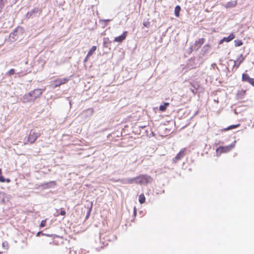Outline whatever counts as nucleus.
Segmentation results:
<instances>
[{"mask_svg": "<svg viewBox=\"0 0 254 254\" xmlns=\"http://www.w3.org/2000/svg\"><path fill=\"white\" fill-rule=\"evenodd\" d=\"M40 135V133L36 132L33 130H31L30 132L27 141L30 143H33Z\"/></svg>", "mask_w": 254, "mask_h": 254, "instance_id": "obj_3", "label": "nucleus"}, {"mask_svg": "<svg viewBox=\"0 0 254 254\" xmlns=\"http://www.w3.org/2000/svg\"><path fill=\"white\" fill-rule=\"evenodd\" d=\"M5 0H0V12L1 11L2 9L3 8L4 6Z\"/></svg>", "mask_w": 254, "mask_h": 254, "instance_id": "obj_23", "label": "nucleus"}, {"mask_svg": "<svg viewBox=\"0 0 254 254\" xmlns=\"http://www.w3.org/2000/svg\"><path fill=\"white\" fill-rule=\"evenodd\" d=\"M210 48V46L208 44H207L204 46L201 50L203 54H206L208 52Z\"/></svg>", "mask_w": 254, "mask_h": 254, "instance_id": "obj_12", "label": "nucleus"}, {"mask_svg": "<svg viewBox=\"0 0 254 254\" xmlns=\"http://www.w3.org/2000/svg\"><path fill=\"white\" fill-rule=\"evenodd\" d=\"M60 214L63 216H64L66 214V212L64 210H62L60 212Z\"/></svg>", "mask_w": 254, "mask_h": 254, "instance_id": "obj_28", "label": "nucleus"}, {"mask_svg": "<svg viewBox=\"0 0 254 254\" xmlns=\"http://www.w3.org/2000/svg\"><path fill=\"white\" fill-rule=\"evenodd\" d=\"M68 80V79L66 78L58 79L55 80L54 81V83H52L51 86H52L53 88H56L63 84L66 83Z\"/></svg>", "mask_w": 254, "mask_h": 254, "instance_id": "obj_4", "label": "nucleus"}, {"mask_svg": "<svg viewBox=\"0 0 254 254\" xmlns=\"http://www.w3.org/2000/svg\"><path fill=\"white\" fill-rule=\"evenodd\" d=\"M46 225V219L43 220L41 222V223L40 224V227H44Z\"/></svg>", "mask_w": 254, "mask_h": 254, "instance_id": "obj_25", "label": "nucleus"}, {"mask_svg": "<svg viewBox=\"0 0 254 254\" xmlns=\"http://www.w3.org/2000/svg\"><path fill=\"white\" fill-rule=\"evenodd\" d=\"M89 57H90V56H88V54H87V56H86V57H85V59H84V63L88 61V58H89Z\"/></svg>", "mask_w": 254, "mask_h": 254, "instance_id": "obj_30", "label": "nucleus"}, {"mask_svg": "<svg viewBox=\"0 0 254 254\" xmlns=\"http://www.w3.org/2000/svg\"><path fill=\"white\" fill-rule=\"evenodd\" d=\"M1 170L0 169V175L1 174Z\"/></svg>", "mask_w": 254, "mask_h": 254, "instance_id": "obj_36", "label": "nucleus"}, {"mask_svg": "<svg viewBox=\"0 0 254 254\" xmlns=\"http://www.w3.org/2000/svg\"><path fill=\"white\" fill-rule=\"evenodd\" d=\"M186 148H184L182 149L177 155L173 158L172 163H177L181 159H182L186 154Z\"/></svg>", "mask_w": 254, "mask_h": 254, "instance_id": "obj_1", "label": "nucleus"}, {"mask_svg": "<svg viewBox=\"0 0 254 254\" xmlns=\"http://www.w3.org/2000/svg\"><path fill=\"white\" fill-rule=\"evenodd\" d=\"M38 12V9L35 8V9L32 10L30 12H28L26 16H27V17L29 18L32 15L33 13H34L35 12L37 13Z\"/></svg>", "mask_w": 254, "mask_h": 254, "instance_id": "obj_17", "label": "nucleus"}, {"mask_svg": "<svg viewBox=\"0 0 254 254\" xmlns=\"http://www.w3.org/2000/svg\"><path fill=\"white\" fill-rule=\"evenodd\" d=\"M85 112H88L89 113V115H91L93 114V110L92 109H88V110H85V111H84L82 114H84V113Z\"/></svg>", "mask_w": 254, "mask_h": 254, "instance_id": "obj_24", "label": "nucleus"}, {"mask_svg": "<svg viewBox=\"0 0 254 254\" xmlns=\"http://www.w3.org/2000/svg\"><path fill=\"white\" fill-rule=\"evenodd\" d=\"M144 25L146 26V24L144 23Z\"/></svg>", "mask_w": 254, "mask_h": 254, "instance_id": "obj_37", "label": "nucleus"}, {"mask_svg": "<svg viewBox=\"0 0 254 254\" xmlns=\"http://www.w3.org/2000/svg\"><path fill=\"white\" fill-rule=\"evenodd\" d=\"M169 103H165L163 105H161L159 107V110L161 111H164L167 107L169 106Z\"/></svg>", "mask_w": 254, "mask_h": 254, "instance_id": "obj_14", "label": "nucleus"}, {"mask_svg": "<svg viewBox=\"0 0 254 254\" xmlns=\"http://www.w3.org/2000/svg\"><path fill=\"white\" fill-rule=\"evenodd\" d=\"M134 213L136 214V209L135 208H134Z\"/></svg>", "mask_w": 254, "mask_h": 254, "instance_id": "obj_35", "label": "nucleus"}, {"mask_svg": "<svg viewBox=\"0 0 254 254\" xmlns=\"http://www.w3.org/2000/svg\"><path fill=\"white\" fill-rule=\"evenodd\" d=\"M181 10V7L179 5H177L175 7V14L177 17L179 16V13Z\"/></svg>", "mask_w": 254, "mask_h": 254, "instance_id": "obj_15", "label": "nucleus"}, {"mask_svg": "<svg viewBox=\"0 0 254 254\" xmlns=\"http://www.w3.org/2000/svg\"><path fill=\"white\" fill-rule=\"evenodd\" d=\"M144 25L146 26V24L144 23Z\"/></svg>", "mask_w": 254, "mask_h": 254, "instance_id": "obj_38", "label": "nucleus"}, {"mask_svg": "<svg viewBox=\"0 0 254 254\" xmlns=\"http://www.w3.org/2000/svg\"><path fill=\"white\" fill-rule=\"evenodd\" d=\"M234 63H235V64L234 65V67L236 66L237 67V65H238V64H237L236 61H235Z\"/></svg>", "mask_w": 254, "mask_h": 254, "instance_id": "obj_32", "label": "nucleus"}, {"mask_svg": "<svg viewBox=\"0 0 254 254\" xmlns=\"http://www.w3.org/2000/svg\"><path fill=\"white\" fill-rule=\"evenodd\" d=\"M244 60V58H242V59L240 60V61L239 62V63L238 64V65H237V68L239 67L240 64L243 62Z\"/></svg>", "mask_w": 254, "mask_h": 254, "instance_id": "obj_29", "label": "nucleus"}, {"mask_svg": "<svg viewBox=\"0 0 254 254\" xmlns=\"http://www.w3.org/2000/svg\"><path fill=\"white\" fill-rule=\"evenodd\" d=\"M34 101L38 97H40L42 94V90L41 89H36L30 92Z\"/></svg>", "mask_w": 254, "mask_h": 254, "instance_id": "obj_6", "label": "nucleus"}, {"mask_svg": "<svg viewBox=\"0 0 254 254\" xmlns=\"http://www.w3.org/2000/svg\"><path fill=\"white\" fill-rule=\"evenodd\" d=\"M236 141H235L232 144L228 145L227 146H221L219 147L217 150L216 152L217 153H219L220 154L222 153H226L230 151L232 148H233L235 145Z\"/></svg>", "mask_w": 254, "mask_h": 254, "instance_id": "obj_2", "label": "nucleus"}, {"mask_svg": "<svg viewBox=\"0 0 254 254\" xmlns=\"http://www.w3.org/2000/svg\"><path fill=\"white\" fill-rule=\"evenodd\" d=\"M236 5V1L229 2L227 4V7H234Z\"/></svg>", "mask_w": 254, "mask_h": 254, "instance_id": "obj_22", "label": "nucleus"}, {"mask_svg": "<svg viewBox=\"0 0 254 254\" xmlns=\"http://www.w3.org/2000/svg\"><path fill=\"white\" fill-rule=\"evenodd\" d=\"M20 100L23 103L30 102L34 101L33 99H32V97L31 96V94L29 93L28 94H25L22 98L20 99Z\"/></svg>", "mask_w": 254, "mask_h": 254, "instance_id": "obj_8", "label": "nucleus"}, {"mask_svg": "<svg viewBox=\"0 0 254 254\" xmlns=\"http://www.w3.org/2000/svg\"><path fill=\"white\" fill-rule=\"evenodd\" d=\"M10 181V179H5L3 177V176H0V182L2 183H9Z\"/></svg>", "mask_w": 254, "mask_h": 254, "instance_id": "obj_18", "label": "nucleus"}, {"mask_svg": "<svg viewBox=\"0 0 254 254\" xmlns=\"http://www.w3.org/2000/svg\"><path fill=\"white\" fill-rule=\"evenodd\" d=\"M48 188H53L56 185V183L54 181L50 182L46 184Z\"/></svg>", "mask_w": 254, "mask_h": 254, "instance_id": "obj_19", "label": "nucleus"}, {"mask_svg": "<svg viewBox=\"0 0 254 254\" xmlns=\"http://www.w3.org/2000/svg\"><path fill=\"white\" fill-rule=\"evenodd\" d=\"M17 31V30H16L13 32L11 33L10 34V37L13 38V39H16L17 38H15V36H16Z\"/></svg>", "mask_w": 254, "mask_h": 254, "instance_id": "obj_20", "label": "nucleus"}, {"mask_svg": "<svg viewBox=\"0 0 254 254\" xmlns=\"http://www.w3.org/2000/svg\"><path fill=\"white\" fill-rule=\"evenodd\" d=\"M137 180H140V183L141 184H146L147 183V181L145 176H141L137 178Z\"/></svg>", "mask_w": 254, "mask_h": 254, "instance_id": "obj_11", "label": "nucleus"}, {"mask_svg": "<svg viewBox=\"0 0 254 254\" xmlns=\"http://www.w3.org/2000/svg\"><path fill=\"white\" fill-rule=\"evenodd\" d=\"M145 201V197L143 193H141L139 195V202L140 204H143Z\"/></svg>", "mask_w": 254, "mask_h": 254, "instance_id": "obj_13", "label": "nucleus"}, {"mask_svg": "<svg viewBox=\"0 0 254 254\" xmlns=\"http://www.w3.org/2000/svg\"><path fill=\"white\" fill-rule=\"evenodd\" d=\"M15 70L14 69H10L8 72L6 73L8 75H11L14 73Z\"/></svg>", "mask_w": 254, "mask_h": 254, "instance_id": "obj_26", "label": "nucleus"}, {"mask_svg": "<svg viewBox=\"0 0 254 254\" xmlns=\"http://www.w3.org/2000/svg\"><path fill=\"white\" fill-rule=\"evenodd\" d=\"M234 42L236 47L240 46L243 44V42L241 40H235Z\"/></svg>", "mask_w": 254, "mask_h": 254, "instance_id": "obj_21", "label": "nucleus"}, {"mask_svg": "<svg viewBox=\"0 0 254 254\" xmlns=\"http://www.w3.org/2000/svg\"><path fill=\"white\" fill-rule=\"evenodd\" d=\"M204 43V39L201 38L199 39L197 41H196L193 46H191L190 49L191 51L197 50Z\"/></svg>", "mask_w": 254, "mask_h": 254, "instance_id": "obj_5", "label": "nucleus"}, {"mask_svg": "<svg viewBox=\"0 0 254 254\" xmlns=\"http://www.w3.org/2000/svg\"><path fill=\"white\" fill-rule=\"evenodd\" d=\"M110 20H111L110 19H104V20H103V21H104L105 22H107L110 21Z\"/></svg>", "mask_w": 254, "mask_h": 254, "instance_id": "obj_31", "label": "nucleus"}, {"mask_svg": "<svg viewBox=\"0 0 254 254\" xmlns=\"http://www.w3.org/2000/svg\"><path fill=\"white\" fill-rule=\"evenodd\" d=\"M97 48L96 46H94L92 47V48L90 49V50L89 51L88 53V56H91L93 53L96 51Z\"/></svg>", "mask_w": 254, "mask_h": 254, "instance_id": "obj_16", "label": "nucleus"}, {"mask_svg": "<svg viewBox=\"0 0 254 254\" xmlns=\"http://www.w3.org/2000/svg\"><path fill=\"white\" fill-rule=\"evenodd\" d=\"M239 126V125L230 126L228 127H227L226 129L230 130V129L236 128L237 127H238Z\"/></svg>", "mask_w": 254, "mask_h": 254, "instance_id": "obj_27", "label": "nucleus"}, {"mask_svg": "<svg viewBox=\"0 0 254 254\" xmlns=\"http://www.w3.org/2000/svg\"><path fill=\"white\" fill-rule=\"evenodd\" d=\"M127 32H124L122 35L115 38V42H122L126 38Z\"/></svg>", "mask_w": 254, "mask_h": 254, "instance_id": "obj_9", "label": "nucleus"}, {"mask_svg": "<svg viewBox=\"0 0 254 254\" xmlns=\"http://www.w3.org/2000/svg\"><path fill=\"white\" fill-rule=\"evenodd\" d=\"M40 232H38V233H37V236H39L40 235Z\"/></svg>", "mask_w": 254, "mask_h": 254, "instance_id": "obj_34", "label": "nucleus"}, {"mask_svg": "<svg viewBox=\"0 0 254 254\" xmlns=\"http://www.w3.org/2000/svg\"><path fill=\"white\" fill-rule=\"evenodd\" d=\"M242 80L247 82L254 86V78H251L248 74L243 73L242 75Z\"/></svg>", "mask_w": 254, "mask_h": 254, "instance_id": "obj_7", "label": "nucleus"}, {"mask_svg": "<svg viewBox=\"0 0 254 254\" xmlns=\"http://www.w3.org/2000/svg\"><path fill=\"white\" fill-rule=\"evenodd\" d=\"M69 102L70 108H71V101L69 100Z\"/></svg>", "mask_w": 254, "mask_h": 254, "instance_id": "obj_33", "label": "nucleus"}, {"mask_svg": "<svg viewBox=\"0 0 254 254\" xmlns=\"http://www.w3.org/2000/svg\"><path fill=\"white\" fill-rule=\"evenodd\" d=\"M235 38V36L233 33L230 34L228 37H224L223 39H222L220 42V44L222 43L223 42H230L232 41L233 39Z\"/></svg>", "mask_w": 254, "mask_h": 254, "instance_id": "obj_10", "label": "nucleus"}]
</instances>
